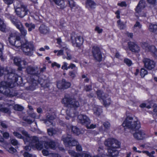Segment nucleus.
Returning a JSON list of instances; mask_svg holds the SVG:
<instances>
[{"instance_id": "f257e3e1", "label": "nucleus", "mask_w": 157, "mask_h": 157, "mask_svg": "<svg viewBox=\"0 0 157 157\" xmlns=\"http://www.w3.org/2000/svg\"><path fill=\"white\" fill-rule=\"evenodd\" d=\"M104 144L105 147H108L109 156L115 157L118 155V151L117 149L120 147L121 143L117 140L113 138H108L105 140Z\"/></svg>"}, {"instance_id": "f03ea898", "label": "nucleus", "mask_w": 157, "mask_h": 157, "mask_svg": "<svg viewBox=\"0 0 157 157\" xmlns=\"http://www.w3.org/2000/svg\"><path fill=\"white\" fill-rule=\"evenodd\" d=\"M15 42V44L13 46L17 48L21 47L22 50L25 55L30 56L32 55L34 47L32 43L26 41L22 44L20 41V38L19 36H17Z\"/></svg>"}, {"instance_id": "7ed1b4c3", "label": "nucleus", "mask_w": 157, "mask_h": 157, "mask_svg": "<svg viewBox=\"0 0 157 157\" xmlns=\"http://www.w3.org/2000/svg\"><path fill=\"white\" fill-rule=\"evenodd\" d=\"M62 103L67 108H73L75 110L80 106L79 102L72 95L66 94L62 100Z\"/></svg>"}, {"instance_id": "20e7f679", "label": "nucleus", "mask_w": 157, "mask_h": 157, "mask_svg": "<svg viewBox=\"0 0 157 157\" xmlns=\"http://www.w3.org/2000/svg\"><path fill=\"white\" fill-rule=\"evenodd\" d=\"M13 69H10L7 71V73L5 75L4 79L10 86L13 83L17 82V84H21L22 82V78L15 73Z\"/></svg>"}, {"instance_id": "39448f33", "label": "nucleus", "mask_w": 157, "mask_h": 157, "mask_svg": "<svg viewBox=\"0 0 157 157\" xmlns=\"http://www.w3.org/2000/svg\"><path fill=\"white\" fill-rule=\"evenodd\" d=\"M122 125L124 127L135 131L138 130L141 127L140 122L137 120L133 121V118L130 116L126 117Z\"/></svg>"}, {"instance_id": "423d86ee", "label": "nucleus", "mask_w": 157, "mask_h": 157, "mask_svg": "<svg viewBox=\"0 0 157 157\" xmlns=\"http://www.w3.org/2000/svg\"><path fill=\"white\" fill-rule=\"evenodd\" d=\"M19 4L17 6H14L15 12L16 14L20 18H22L27 15L29 11L27 8V6L24 5L22 2L17 1Z\"/></svg>"}, {"instance_id": "0eeeda50", "label": "nucleus", "mask_w": 157, "mask_h": 157, "mask_svg": "<svg viewBox=\"0 0 157 157\" xmlns=\"http://www.w3.org/2000/svg\"><path fill=\"white\" fill-rule=\"evenodd\" d=\"M7 83L6 82L2 81L0 83V91L1 92L8 97H12L16 95L13 92L10 86H7Z\"/></svg>"}, {"instance_id": "6e6552de", "label": "nucleus", "mask_w": 157, "mask_h": 157, "mask_svg": "<svg viewBox=\"0 0 157 157\" xmlns=\"http://www.w3.org/2000/svg\"><path fill=\"white\" fill-rule=\"evenodd\" d=\"M72 45L74 47H79L82 44L83 40L80 36H78L75 32L71 34L70 38Z\"/></svg>"}, {"instance_id": "1a4fd4ad", "label": "nucleus", "mask_w": 157, "mask_h": 157, "mask_svg": "<svg viewBox=\"0 0 157 157\" xmlns=\"http://www.w3.org/2000/svg\"><path fill=\"white\" fill-rule=\"evenodd\" d=\"M62 140L66 147L76 146L78 143V141L74 139H73L71 136L68 135L67 136H64L62 137Z\"/></svg>"}, {"instance_id": "9d476101", "label": "nucleus", "mask_w": 157, "mask_h": 157, "mask_svg": "<svg viewBox=\"0 0 157 157\" xmlns=\"http://www.w3.org/2000/svg\"><path fill=\"white\" fill-rule=\"evenodd\" d=\"M92 52L94 59L97 61L100 62L102 58L101 51L98 47L94 46L92 48Z\"/></svg>"}, {"instance_id": "9b49d317", "label": "nucleus", "mask_w": 157, "mask_h": 157, "mask_svg": "<svg viewBox=\"0 0 157 157\" xmlns=\"http://www.w3.org/2000/svg\"><path fill=\"white\" fill-rule=\"evenodd\" d=\"M77 121L79 123L88 127L90 123L89 118L86 115L80 114L78 116Z\"/></svg>"}, {"instance_id": "f8f14e48", "label": "nucleus", "mask_w": 157, "mask_h": 157, "mask_svg": "<svg viewBox=\"0 0 157 157\" xmlns=\"http://www.w3.org/2000/svg\"><path fill=\"white\" fill-rule=\"evenodd\" d=\"M144 67L147 69L151 70L155 66V63L152 60L147 58H144L142 60Z\"/></svg>"}, {"instance_id": "ddd939ff", "label": "nucleus", "mask_w": 157, "mask_h": 157, "mask_svg": "<svg viewBox=\"0 0 157 157\" xmlns=\"http://www.w3.org/2000/svg\"><path fill=\"white\" fill-rule=\"evenodd\" d=\"M56 82L57 88L61 90L67 89L70 87L71 85L70 82L67 81L64 79H63L62 80L58 81Z\"/></svg>"}, {"instance_id": "4468645a", "label": "nucleus", "mask_w": 157, "mask_h": 157, "mask_svg": "<svg viewBox=\"0 0 157 157\" xmlns=\"http://www.w3.org/2000/svg\"><path fill=\"white\" fill-rule=\"evenodd\" d=\"M26 71L28 74L33 76H38L40 74L39 70L37 67L29 66L26 68Z\"/></svg>"}, {"instance_id": "2eb2a0df", "label": "nucleus", "mask_w": 157, "mask_h": 157, "mask_svg": "<svg viewBox=\"0 0 157 157\" xmlns=\"http://www.w3.org/2000/svg\"><path fill=\"white\" fill-rule=\"evenodd\" d=\"M128 44L129 49L132 52L137 53L140 52V47L136 42L130 41Z\"/></svg>"}, {"instance_id": "dca6fc26", "label": "nucleus", "mask_w": 157, "mask_h": 157, "mask_svg": "<svg viewBox=\"0 0 157 157\" xmlns=\"http://www.w3.org/2000/svg\"><path fill=\"white\" fill-rule=\"evenodd\" d=\"M24 141L25 143L28 142L29 144L32 146H34L39 141L38 138L36 136L28 137L24 139Z\"/></svg>"}, {"instance_id": "f3484780", "label": "nucleus", "mask_w": 157, "mask_h": 157, "mask_svg": "<svg viewBox=\"0 0 157 157\" xmlns=\"http://www.w3.org/2000/svg\"><path fill=\"white\" fill-rule=\"evenodd\" d=\"M56 118L55 116L48 114L46 116V119L45 121V123L48 126L50 125L54 126L55 125V124L52 122V121L54 120Z\"/></svg>"}, {"instance_id": "a211bd4d", "label": "nucleus", "mask_w": 157, "mask_h": 157, "mask_svg": "<svg viewBox=\"0 0 157 157\" xmlns=\"http://www.w3.org/2000/svg\"><path fill=\"white\" fill-rule=\"evenodd\" d=\"M145 133L143 130L136 132L133 134L134 138L138 140H141L145 138Z\"/></svg>"}, {"instance_id": "6ab92c4d", "label": "nucleus", "mask_w": 157, "mask_h": 157, "mask_svg": "<svg viewBox=\"0 0 157 157\" xmlns=\"http://www.w3.org/2000/svg\"><path fill=\"white\" fill-rule=\"evenodd\" d=\"M9 19L17 28L22 24L21 21L14 16H10L9 17Z\"/></svg>"}, {"instance_id": "aec40b11", "label": "nucleus", "mask_w": 157, "mask_h": 157, "mask_svg": "<svg viewBox=\"0 0 157 157\" xmlns=\"http://www.w3.org/2000/svg\"><path fill=\"white\" fill-rule=\"evenodd\" d=\"M38 30L40 34L45 35L48 33L49 32L48 28L44 24L41 25L38 29Z\"/></svg>"}, {"instance_id": "412c9836", "label": "nucleus", "mask_w": 157, "mask_h": 157, "mask_svg": "<svg viewBox=\"0 0 157 157\" xmlns=\"http://www.w3.org/2000/svg\"><path fill=\"white\" fill-rule=\"evenodd\" d=\"M110 124L109 122H103L102 126L100 128L99 130L101 131L107 132L110 129Z\"/></svg>"}, {"instance_id": "4be33fe9", "label": "nucleus", "mask_w": 157, "mask_h": 157, "mask_svg": "<svg viewBox=\"0 0 157 157\" xmlns=\"http://www.w3.org/2000/svg\"><path fill=\"white\" fill-rule=\"evenodd\" d=\"M44 147L47 149L51 148L54 149L56 148V144L55 142L52 141H46L44 143Z\"/></svg>"}, {"instance_id": "5701e85b", "label": "nucleus", "mask_w": 157, "mask_h": 157, "mask_svg": "<svg viewBox=\"0 0 157 157\" xmlns=\"http://www.w3.org/2000/svg\"><path fill=\"white\" fill-rule=\"evenodd\" d=\"M86 6L89 10H92L95 8L96 4L92 0H86Z\"/></svg>"}, {"instance_id": "b1692460", "label": "nucleus", "mask_w": 157, "mask_h": 157, "mask_svg": "<svg viewBox=\"0 0 157 157\" xmlns=\"http://www.w3.org/2000/svg\"><path fill=\"white\" fill-rule=\"evenodd\" d=\"M8 39L10 44L13 46L15 44V42L17 39V37L15 36V33H10Z\"/></svg>"}, {"instance_id": "393cba45", "label": "nucleus", "mask_w": 157, "mask_h": 157, "mask_svg": "<svg viewBox=\"0 0 157 157\" xmlns=\"http://www.w3.org/2000/svg\"><path fill=\"white\" fill-rule=\"evenodd\" d=\"M145 6V2L143 0H141L138 4L136 8V11L137 13H139L140 10L142 8H144Z\"/></svg>"}, {"instance_id": "a878e982", "label": "nucleus", "mask_w": 157, "mask_h": 157, "mask_svg": "<svg viewBox=\"0 0 157 157\" xmlns=\"http://www.w3.org/2000/svg\"><path fill=\"white\" fill-rule=\"evenodd\" d=\"M105 97L102 100L103 104L105 106H109L111 102V98L108 94H106Z\"/></svg>"}, {"instance_id": "bb28decb", "label": "nucleus", "mask_w": 157, "mask_h": 157, "mask_svg": "<svg viewBox=\"0 0 157 157\" xmlns=\"http://www.w3.org/2000/svg\"><path fill=\"white\" fill-rule=\"evenodd\" d=\"M25 25L28 28V31L29 32L34 29L36 27L35 25L32 23L26 22L25 23Z\"/></svg>"}, {"instance_id": "cd10ccee", "label": "nucleus", "mask_w": 157, "mask_h": 157, "mask_svg": "<svg viewBox=\"0 0 157 157\" xmlns=\"http://www.w3.org/2000/svg\"><path fill=\"white\" fill-rule=\"evenodd\" d=\"M19 30L21 35L24 37L27 34V31L25 29L23 24L17 28Z\"/></svg>"}, {"instance_id": "c85d7f7f", "label": "nucleus", "mask_w": 157, "mask_h": 157, "mask_svg": "<svg viewBox=\"0 0 157 157\" xmlns=\"http://www.w3.org/2000/svg\"><path fill=\"white\" fill-rule=\"evenodd\" d=\"M77 68H75L73 70L69 71L68 75L72 79H73L76 77L77 74Z\"/></svg>"}, {"instance_id": "c756f323", "label": "nucleus", "mask_w": 157, "mask_h": 157, "mask_svg": "<svg viewBox=\"0 0 157 157\" xmlns=\"http://www.w3.org/2000/svg\"><path fill=\"white\" fill-rule=\"evenodd\" d=\"M53 1L61 8H63L65 7L64 0H52Z\"/></svg>"}, {"instance_id": "7c9ffc66", "label": "nucleus", "mask_w": 157, "mask_h": 157, "mask_svg": "<svg viewBox=\"0 0 157 157\" xmlns=\"http://www.w3.org/2000/svg\"><path fill=\"white\" fill-rule=\"evenodd\" d=\"M96 92L97 98L99 100H102L105 97V95L107 94L104 93L101 90H98Z\"/></svg>"}, {"instance_id": "2f4dec72", "label": "nucleus", "mask_w": 157, "mask_h": 157, "mask_svg": "<svg viewBox=\"0 0 157 157\" xmlns=\"http://www.w3.org/2000/svg\"><path fill=\"white\" fill-rule=\"evenodd\" d=\"M149 29L151 32L157 34V25L151 24L149 25Z\"/></svg>"}, {"instance_id": "473e14b6", "label": "nucleus", "mask_w": 157, "mask_h": 157, "mask_svg": "<svg viewBox=\"0 0 157 157\" xmlns=\"http://www.w3.org/2000/svg\"><path fill=\"white\" fill-rule=\"evenodd\" d=\"M72 132L73 133L78 135L80 133V132L79 129L78 127L75 126H71Z\"/></svg>"}, {"instance_id": "72a5a7b5", "label": "nucleus", "mask_w": 157, "mask_h": 157, "mask_svg": "<svg viewBox=\"0 0 157 157\" xmlns=\"http://www.w3.org/2000/svg\"><path fill=\"white\" fill-rule=\"evenodd\" d=\"M47 132L48 135L51 136L56 134L57 132V131L55 128H52L48 129Z\"/></svg>"}, {"instance_id": "f704fd0d", "label": "nucleus", "mask_w": 157, "mask_h": 157, "mask_svg": "<svg viewBox=\"0 0 157 157\" xmlns=\"http://www.w3.org/2000/svg\"><path fill=\"white\" fill-rule=\"evenodd\" d=\"M14 63L17 66H21V59L18 57H16L14 58L13 59Z\"/></svg>"}, {"instance_id": "c9c22d12", "label": "nucleus", "mask_w": 157, "mask_h": 157, "mask_svg": "<svg viewBox=\"0 0 157 157\" xmlns=\"http://www.w3.org/2000/svg\"><path fill=\"white\" fill-rule=\"evenodd\" d=\"M69 154L72 157H80L79 153H78L74 151L69 150L68 151Z\"/></svg>"}, {"instance_id": "e433bc0d", "label": "nucleus", "mask_w": 157, "mask_h": 157, "mask_svg": "<svg viewBox=\"0 0 157 157\" xmlns=\"http://www.w3.org/2000/svg\"><path fill=\"white\" fill-rule=\"evenodd\" d=\"M93 110L94 113L97 116H99L102 112V109L100 108H94Z\"/></svg>"}, {"instance_id": "4c0bfd02", "label": "nucleus", "mask_w": 157, "mask_h": 157, "mask_svg": "<svg viewBox=\"0 0 157 157\" xmlns=\"http://www.w3.org/2000/svg\"><path fill=\"white\" fill-rule=\"evenodd\" d=\"M6 25L3 21L0 18V30L5 32L6 31Z\"/></svg>"}, {"instance_id": "58836bf2", "label": "nucleus", "mask_w": 157, "mask_h": 157, "mask_svg": "<svg viewBox=\"0 0 157 157\" xmlns=\"http://www.w3.org/2000/svg\"><path fill=\"white\" fill-rule=\"evenodd\" d=\"M117 23L118 24V26L120 29H123L125 28V25L124 23V22H121L120 20H118L117 21Z\"/></svg>"}, {"instance_id": "ea45409f", "label": "nucleus", "mask_w": 157, "mask_h": 157, "mask_svg": "<svg viewBox=\"0 0 157 157\" xmlns=\"http://www.w3.org/2000/svg\"><path fill=\"white\" fill-rule=\"evenodd\" d=\"M124 62L128 67H130L133 64L132 61L128 58L124 59Z\"/></svg>"}, {"instance_id": "a19ab883", "label": "nucleus", "mask_w": 157, "mask_h": 157, "mask_svg": "<svg viewBox=\"0 0 157 157\" xmlns=\"http://www.w3.org/2000/svg\"><path fill=\"white\" fill-rule=\"evenodd\" d=\"M14 110L18 111H22L24 109L23 107L18 105H15L14 107Z\"/></svg>"}, {"instance_id": "79ce46f5", "label": "nucleus", "mask_w": 157, "mask_h": 157, "mask_svg": "<svg viewBox=\"0 0 157 157\" xmlns=\"http://www.w3.org/2000/svg\"><path fill=\"white\" fill-rule=\"evenodd\" d=\"M142 152L143 153L146 154L149 157H155V156L153 155L155 153V151H152L150 153L148 151H143Z\"/></svg>"}, {"instance_id": "37998d69", "label": "nucleus", "mask_w": 157, "mask_h": 157, "mask_svg": "<svg viewBox=\"0 0 157 157\" xmlns=\"http://www.w3.org/2000/svg\"><path fill=\"white\" fill-rule=\"evenodd\" d=\"M147 74V71L144 68H142L140 70V75L142 78Z\"/></svg>"}, {"instance_id": "c03bdc74", "label": "nucleus", "mask_w": 157, "mask_h": 157, "mask_svg": "<svg viewBox=\"0 0 157 157\" xmlns=\"http://www.w3.org/2000/svg\"><path fill=\"white\" fill-rule=\"evenodd\" d=\"M23 120L29 124H30L33 122V121L29 118V117H23Z\"/></svg>"}, {"instance_id": "a18cd8bd", "label": "nucleus", "mask_w": 157, "mask_h": 157, "mask_svg": "<svg viewBox=\"0 0 157 157\" xmlns=\"http://www.w3.org/2000/svg\"><path fill=\"white\" fill-rule=\"evenodd\" d=\"M81 157H92L91 154L87 152L79 154Z\"/></svg>"}, {"instance_id": "49530a36", "label": "nucleus", "mask_w": 157, "mask_h": 157, "mask_svg": "<svg viewBox=\"0 0 157 157\" xmlns=\"http://www.w3.org/2000/svg\"><path fill=\"white\" fill-rule=\"evenodd\" d=\"M35 146L36 147V148L39 150H41L43 147V144L40 143L39 141L36 144Z\"/></svg>"}, {"instance_id": "de8ad7c7", "label": "nucleus", "mask_w": 157, "mask_h": 157, "mask_svg": "<svg viewBox=\"0 0 157 157\" xmlns=\"http://www.w3.org/2000/svg\"><path fill=\"white\" fill-rule=\"evenodd\" d=\"M68 2L70 7L71 8H72L75 6V4L73 0H68Z\"/></svg>"}, {"instance_id": "09e8293b", "label": "nucleus", "mask_w": 157, "mask_h": 157, "mask_svg": "<svg viewBox=\"0 0 157 157\" xmlns=\"http://www.w3.org/2000/svg\"><path fill=\"white\" fill-rule=\"evenodd\" d=\"M76 151L78 152H81L82 151V146L78 143L76 146Z\"/></svg>"}, {"instance_id": "8fccbe9b", "label": "nucleus", "mask_w": 157, "mask_h": 157, "mask_svg": "<svg viewBox=\"0 0 157 157\" xmlns=\"http://www.w3.org/2000/svg\"><path fill=\"white\" fill-rule=\"evenodd\" d=\"M94 30L99 34L101 33L103 31V29H100V27L98 26H97L95 27Z\"/></svg>"}, {"instance_id": "3c124183", "label": "nucleus", "mask_w": 157, "mask_h": 157, "mask_svg": "<svg viewBox=\"0 0 157 157\" xmlns=\"http://www.w3.org/2000/svg\"><path fill=\"white\" fill-rule=\"evenodd\" d=\"M1 125L4 128H7L8 127V125L6 121H2L1 122Z\"/></svg>"}, {"instance_id": "603ef678", "label": "nucleus", "mask_w": 157, "mask_h": 157, "mask_svg": "<svg viewBox=\"0 0 157 157\" xmlns=\"http://www.w3.org/2000/svg\"><path fill=\"white\" fill-rule=\"evenodd\" d=\"M78 113L76 112H75L73 114H70L69 116H67L66 117V118L68 120L69 119V117H75L76 115Z\"/></svg>"}, {"instance_id": "864d4df0", "label": "nucleus", "mask_w": 157, "mask_h": 157, "mask_svg": "<svg viewBox=\"0 0 157 157\" xmlns=\"http://www.w3.org/2000/svg\"><path fill=\"white\" fill-rule=\"evenodd\" d=\"M4 2L7 5H10L12 4L14 0H3Z\"/></svg>"}, {"instance_id": "5fc2aeb1", "label": "nucleus", "mask_w": 157, "mask_h": 157, "mask_svg": "<svg viewBox=\"0 0 157 157\" xmlns=\"http://www.w3.org/2000/svg\"><path fill=\"white\" fill-rule=\"evenodd\" d=\"M148 49L152 53L156 49L155 47L153 45L149 46Z\"/></svg>"}, {"instance_id": "6e6d98bb", "label": "nucleus", "mask_w": 157, "mask_h": 157, "mask_svg": "<svg viewBox=\"0 0 157 157\" xmlns=\"http://www.w3.org/2000/svg\"><path fill=\"white\" fill-rule=\"evenodd\" d=\"M13 134L14 136L19 138H23L21 135L18 132H15L13 133Z\"/></svg>"}, {"instance_id": "4d7b16f0", "label": "nucleus", "mask_w": 157, "mask_h": 157, "mask_svg": "<svg viewBox=\"0 0 157 157\" xmlns=\"http://www.w3.org/2000/svg\"><path fill=\"white\" fill-rule=\"evenodd\" d=\"M148 3L153 6H154L156 5V0H147Z\"/></svg>"}, {"instance_id": "13d9d810", "label": "nucleus", "mask_w": 157, "mask_h": 157, "mask_svg": "<svg viewBox=\"0 0 157 157\" xmlns=\"http://www.w3.org/2000/svg\"><path fill=\"white\" fill-rule=\"evenodd\" d=\"M68 64L65 62L63 63V65L61 67V68L63 70H67L68 69V67H67Z\"/></svg>"}, {"instance_id": "bf43d9fd", "label": "nucleus", "mask_w": 157, "mask_h": 157, "mask_svg": "<svg viewBox=\"0 0 157 157\" xmlns=\"http://www.w3.org/2000/svg\"><path fill=\"white\" fill-rule=\"evenodd\" d=\"M21 132L23 135H24L26 137L23 139H26L28 137H30L29 136V135L28 134V132L25 130H23Z\"/></svg>"}, {"instance_id": "052dcab7", "label": "nucleus", "mask_w": 157, "mask_h": 157, "mask_svg": "<svg viewBox=\"0 0 157 157\" xmlns=\"http://www.w3.org/2000/svg\"><path fill=\"white\" fill-rule=\"evenodd\" d=\"M134 27H138L139 29H141L142 27V25L139 21H136L135 24L134 25Z\"/></svg>"}, {"instance_id": "680f3d73", "label": "nucleus", "mask_w": 157, "mask_h": 157, "mask_svg": "<svg viewBox=\"0 0 157 157\" xmlns=\"http://www.w3.org/2000/svg\"><path fill=\"white\" fill-rule=\"evenodd\" d=\"M11 144L14 146L17 145L18 144V142L15 139H12L11 140Z\"/></svg>"}, {"instance_id": "e2e57ef3", "label": "nucleus", "mask_w": 157, "mask_h": 157, "mask_svg": "<svg viewBox=\"0 0 157 157\" xmlns=\"http://www.w3.org/2000/svg\"><path fill=\"white\" fill-rule=\"evenodd\" d=\"M85 90L86 91H89L92 90V86L91 85H87L85 87Z\"/></svg>"}, {"instance_id": "0e129e2a", "label": "nucleus", "mask_w": 157, "mask_h": 157, "mask_svg": "<svg viewBox=\"0 0 157 157\" xmlns=\"http://www.w3.org/2000/svg\"><path fill=\"white\" fill-rule=\"evenodd\" d=\"M16 150L13 147H11L9 148V151L12 153L15 152L16 151Z\"/></svg>"}, {"instance_id": "69168bd1", "label": "nucleus", "mask_w": 157, "mask_h": 157, "mask_svg": "<svg viewBox=\"0 0 157 157\" xmlns=\"http://www.w3.org/2000/svg\"><path fill=\"white\" fill-rule=\"evenodd\" d=\"M1 111L5 113H8L9 112V110L7 108H3L1 109Z\"/></svg>"}, {"instance_id": "338daca9", "label": "nucleus", "mask_w": 157, "mask_h": 157, "mask_svg": "<svg viewBox=\"0 0 157 157\" xmlns=\"http://www.w3.org/2000/svg\"><path fill=\"white\" fill-rule=\"evenodd\" d=\"M50 157H61V156L58 154L52 153L50 155Z\"/></svg>"}, {"instance_id": "774afa93", "label": "nucleus", "mask_w": 157, "mask_h": 157, "mask_svg": "<svg viewBox=\"0 0 157 157\" xmlns=\"http://www.w3.org/2000/svg\"><path fill=\"white\" fill-rule=\"evenodd\" d=\"M23 155L24 157H32L31 154H29L28 152H25L23 154Z\"/></svg>"}]
</instances>
